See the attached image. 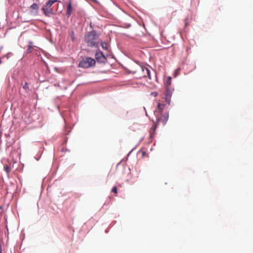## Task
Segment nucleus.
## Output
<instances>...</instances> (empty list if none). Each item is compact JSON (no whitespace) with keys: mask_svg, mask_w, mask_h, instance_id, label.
<instances>
[{"mask_svg":"<svg viewBox=\"0 0 253 253\" xmlns=\"http://www.w3.org/2000/svg\"><path fill=\"white\" fill-rule=\"evenodd\" d=\"M49 1H51L52 3L53 4L54 2H56L57 0H49Z\"/></svg>","mask_w":253,"mask_h":253,"instance_id":"21","label":"nucleus"},{"mask_svg":"<svg viewBox=\"0 0 253 253\" xmlns=\"http://www.w3.org/2000/svg\"><path fill=\"white\" fill-rule=\"evenodd\" d=\"M101 47L103 49L107 50L108 48V44L106 42H102L101 44Z\"/></svg>","mask_w":253,"mask_h":253,"instance_id":"14","label":"nucleus"},{"mask_svg":"<svg viewBox=\"0 0 253 253\" xmlns=\"http://www.w3.org/2000/svg\"><path fill=\"white\" fill-rule=\"evenodd\" d=\"M4 169L7 173H9L11 170V166L8 165H5L4 166Z\"/></svg>","mask_w":253,"mask_h":253,"instance_id":"13","label":"nucleus"},{"mask_svg":"<svg viewBox=\"0 0 253 253\" xmlns=\"http://www.w3.org/2000/svg\"><path fill=\"white\" fill-rule=\"evenodd\" d=\"M153 94H154V95H155V96H157V92H153Z\"/></svg>","mask_w":253,"mask_h":253,"instance_id":"22","label":"nucleus"},{"mask_svg":"<svg viewBox=\"0 0 253 253\" xmlns=\"http://www.w3.org/2000/svg\"><path fill=\"white\" fill-rule=\"evenodd\" d=\"M70 36H71V38L72 41L73 42H74L75 41V37L74 32L73 31H71V32Z\"/></svg>","mask_w":253,"mask_h":253,"instance_id":"15","label":"nucleus"},{"mask_svg":"<svg viewBox=\"0 0 253 253\" xmlns=\"http://www.w3.org/2000/svg\"><path fill=\"white\" fill-rule=\"evenodd\" d=\"M31 13L32 14H36L38 13L39 6L37 3H33L30 7Z\"/></svg>","mask_w":253,"mask_h":253,"instance_id":"9","label":"nucleus"},{"mask_svg":"<svg viewBox=\"0 0 253 253\" xmlns=\"http://www.w3.org/2000/svg\"><path fill=\"white\" fill-rule=\"evenodd\" d=\"M84 41L88 46L98 47V36L95 31L87 33L84 36Z\"/></svg>","mask_w":253,"mask_h":253,"instance_id":"1","label":"nucleus"},{"mask_svg":"<svg viewBox=\"0 0 253 253\" xmlns=\"http://www.w3.org/2000/svg\"><path fill=\"white\" fill-rule=\"evenodd\" d=\"M72 10V3L71 2H69L67 6V10L66 12V15L67 17H69L71 15Z\"/></svg>","mask_w":253,"mask_h":253,"instance_id":"12","label":"nucleus"},{"mask_svg":"<svg viewBox=\"0 0 253 253\" xmlns=\"http://www.w3.org/2000/svg\"><path fill=\"white\" fill-rule=\"evenodd\" d=\"M52 4L53 3L51 1L48 0L46 2L45 5L42 8V10L46 16H49L50 14L53 13V9L51 7Z\"/></svg>","mask_w":253,"mask_h":253,"instance_id":"5","label":"nucleus"},{"mask_svg":"<svg viewBox=\"0 0 253 253\" xmlns=\"http://www.w3.org/2000/svg\"><path fill=\"white\" fill-rule=\"evenodd\" d=\"M112 192L115 194L117 193V188L116 186H114L113 187V188L112 189Z\"/></svg>","mask_w":253,"mask_h":253,"instance_id":"18","label":"nucleus"},{"mask_svg":"<svg viewBox=\"0 0 253 253\" xmlns=\"http://www.w3.org/2000/svg\"><path fill=\"white\" fill-rule=\"evenodd\" d=\"M159 124H157V122H156V123L153 125V127L150 130V137L152 138L153 137L154 135L155 134V132L156 129L157 128V126Z\"/></svg>","mask_w":253,"mask_h":253,"instance_id":"11","label":"nucleus"},{"mask_svg":"<svg viewBox=\"0 0 253 253\" xmlns=\"http://www.w3.org/2000/svg\"><path fill=\"white\" fill-rule=\"evenodd\" d=\"M173 90V88H171L170 87H167L166 88V91L164 93V99L165 102L169 105L170 103V98L172 94Z\"/></svg>","mask_w":253,"mask_h":253,"instance_id":"6","label":"nucleus"},{"mask_svg":"<svg viewBox=\"0 0 253 253\" xmlns=\"http://www.w3.org/2000/svg\"><path fill=\"white\" fill-rule=\"evenodd\" d=\"M95 58L97 62H100V63H104L105 62V61L106 60V58L102 53V51H101L99 50H97L96 51L95 53Z\"/></svg>","mask_w":253,"mask_h":253,"instance_id":"7","label":"nucleus"},{"mask_svg":"<svg viewBox=\"0 0 253 253\" xmlns=\"http://www.w3.org/2000/svg\"><path fill=\"white\" fill-rule=\"evenodd\" d=\"M157 109L159 114L164 113L165 112L168 111V110L166 109V105L164 104H161L160 102L158 104Z\"/></svg>","mask_w":253,"mask_h":253,"instance_id":"8","label":"nucleus"},{"mask_svg":"<svg viewBox=\"0 0 253 253\" xmlns=\"http://www.w3.org/2000/svg\"><path fill=\"white\" fill-rule=\"evenodd\" d=\"M134 73L136 74V77L138 79L148 77L150 80H151L150 71L146 67L138 66Z\"/></svg>","mask_w":253,"mask_h":253,"instance_id":"2","label":"nucleus"},{"mask_svg":"<svg viewBox=\"0 0 253 253\" xmlns=\"http://www.w3.org/2000/svg\"><path fill=\"white\" fill-rule=\"evenodd\" d=\"M95 63L96 61L94 59L85 57L80 62L78 66L83 68H88L94 66Z\"/></svg>","mask_w":253,"mask_h":253,"instance_id":"3","label":"nucleus"},{"mask_svg":"<svg viewBox=\"0 0 253 253\" xmlns=\"http://www.w3.org/2000/svg\"><path fill=\"white\" fill-rule=\"evenodd\" d=\"M159 124H157V122H156V123L153 125V127L150 130V137L152 138L153 137L154 135L155 134V132L156 129L157 128V126Z\"/></svg>","mask_w":253,"mask_h":253,"instance_id":"10","label":"nucleus"},{"mask_svg":"<svg viewBox=\"0 0 253 253\" xmlns=\"http://www.w3.org/2000/svg\"><path fill=\"white\" fill-rule=\"evenodd\" d=\"M23 88L25 90H27L28 89V84L27 82H25V84H24V85H23Z\"/></svg>","mask_w":253,"mask_h":253,"instance_id":"19","label":"nucleus"},{"mask_svg":"<svg viewBox=\"0 0 253 253\" xmlns=\"http://www.w3.org/2000/svg\"><path fill=\"white\" fill-rule=\"evenodd\" d=\"M170 79H171V78L170 77H169V81H168L166 83V88L167 87H169V86L170 85Z\"/></svg>","mask_w":253,"mask_h":253,"instance_id":"17","label":"nucleus"},{"mask_svg":"<svg viewBox=\"0 0 253 253\" xmlns=\"http://www.w3.org/2000/svg\"><path fill=\"white\" fill-rule=\"evenodd\" d=\"M32 48H33V46L32 45H29L27 49V52L28 53L31 52Z\"/></svg>","mask_w":253,"mask_h":253,"instance_id":"16","label":"nucleus"},{"mask_svg":"<svg viewBox=\"0 0 253 253\" xmlns=\"http://www.w3.org/2000/svg\"><path fill=\"white\" fill-rule=\"evenodd\" d=\"M0 253H2V245H1V241H0Z\"/></svg>","mask_w":253,"mask_h":253,"instance_id":"20","label":"nucleus"},{"mask_svg":"<svg viewBox=\"0 0 253 253\" xmlns=\"http://www.w3.org/2000/svg\"><path fill=\"white\" fill-rule=\"evenodd\" d=\"M169 117L168 111H166L164 113H160V115H157L156 119L157 124H159L160 122H162L164 126L165 125L169 119Z\"/></svg>","mask_w":253,"mask_h":253,"instance_id":"4","label":"nucleus"}]
</instances>
